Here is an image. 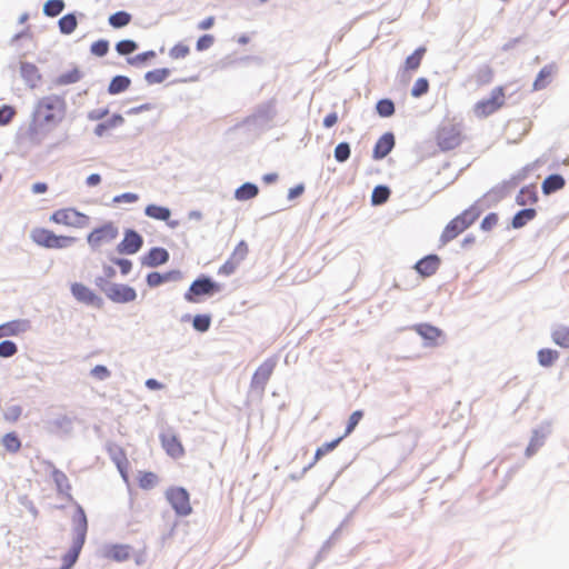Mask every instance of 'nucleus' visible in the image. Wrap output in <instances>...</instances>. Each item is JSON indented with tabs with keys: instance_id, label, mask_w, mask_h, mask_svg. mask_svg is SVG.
Masks as SVG:
<instances>
[{
	"instance_id": "f257e3e1",
	"label": "nucleus",
	"mask_w": 569,
	"mask_h": 569,
	"mask_svg": "<svg viewBox=\"0 0 569 569\" xmlns=\"http://www.w3.org/2000/svg\"><path fill=\"white\" fill-rule=\"evenodd\" d=\"M66 101L62 97L51 94L41 98L34 108L32 122L28 128V136L36 140L47 133V126L56 124L66 113Z\"/></svg>"
},
{
	"instance_id": "f03ea898",
	"label": "nucleus",
	"mask_w": 569,
	"mask_h": 569,
	"mask_svg": "<svg viewBox=\"0 0 569 569\" xmlns=\"http://www.w3.org/2000/svg\"><path fill=\"white\" fill-rule=\"evenodd\" d=\"M72 522L74 527L76 538L73 540L71 549L62 558L61 569H70L76 563L86 541L88 521L87 516L80 506L77 507L72 516Z\"/></svg>"
},
{
	"instance_id": "7ed1b4c3",
	"label": "nucleus",
	"mask_w": 569,
	"mask_h": 569,
	"mask_svg": "<svg viewBox=\"0 0 569 569\" xmlns=\"http://www.w3.org/2000/svg\"><path fill=\"white\" fill-rule=\"evenodd\" d=\"M480 214L481 209L475 203L451 219L440 236L441 244H447L451 240L456 239L460 233L473 224Z\"/></svg>"
},
{
	"instance_id": "20e7f679",
	"label": "nucleus",
	"mask_w": 569,
	"mask_h": 569,
	"mask_svg": "<svg viewBox=\"0 0 569 569\" xmlns=\"http://www.w3.org/2000/svg\"><path fill=\"white\" fill-rule=\"evenodd\" d=\"M436 143L443 152L458 148L463 141L462 126L453 119L443 121L436 130Z\"/></svg>"
},
{
	"instance_id": "39448f33",
	"label": "nucleus",
	"mask_w": 569,
	"mask_h": 569,
	"mask_svg": "<svg viewBox=\"0 0 569 569\" xmlns=\"http://www.w3.org/2000/svg\"><path fill=\"white\" fill-rule=\"evenodd\" d=\"M506 104V92L502 86L493 88L490 96L486 99H481L473 106V113L478 118H487Z\"/></svg>"
},
{
	"instance_id": "423d86ee",
	"label": "nucleus",
	"mask_w": 569,
	"mask_h": 569,
	"mask_svg": "<svg viewBox=\"0 0 569 569\" xmlns=\"http://www.w3.org/2000/svg\"><path fill=\"white\" fill-rule=\"evenodd\" d=\"M30 237L38 246L49 249H63L76 242L74 237L57 236L53 231L46 228H34Z\"/></svg>"
},
{
	"instance_id": "0eeeda50",
	"label": "nucleus",
	"mask_w": 569,
	"mask_h": 569,
	"mask_svg": "<svg viewBox=\"0 0 569 569\" xmlns=\"http://www.w3.org/2000/svg\"><path fill=\"white\" fill-rule=\"evenodd\" d=\"M50 220L57 224H62L66 227L82 229L89 226L90 218L79 212L78 210L73 208H63L56 210L51 217Z\"/></svg>"
},
{
	"instance_id": "6e6552de",
	"label": "nucleus",
	"mask_w": 569,
	"mask_h": 569,
	"mask_svg": "<svg viewBox=\"0 0 569 569\" xmlns=\"http://www.w3.org/2000/svg\"><path fill=\"white\" fill-rule=\"evenodd\" d=\"M166 499L177 515L186 517L192 512L190 495L182 487H170L166 491Z\"/></svg>"
},
{
	"instance_id": "1a4fd4ad",
	"label": "nucleus",
	"mask_w": 569,
	"mask_h": 569,
	"mask_svg": "<svg viewBox=\"0 0 569 569\" xmlns=\"http://www.w3.org/2000/svg\"><path fill=\"white\" fill-rule=\"evenodd\" d=\"M119 234L118 228L113 222H107L93 229L87 237L88 244L92 249H99L101 246L112 242Z\"/></svg>"
},
{
	"instance_id": "9d476101",
	"label": "nucleus",
	"mask_w": 569,
	"mask_h": 569,
	"mask_svg": "<svg viewBox=\"0 0 569 569\" xmlns=\"http://www.w3.org/2000/svg\"><path fill=\"white\" fill-rule=\"evenodd\" d=\"M219 290V284L211 281L209 278H199L191 283L189 290L184 293V299L189 302H196V297L212 295Z\"/></svg>"
},
{
	"instance_id": "9b49d317",
	"label": "nucleus",
	"mask_w": 569,
	"mask_h": 569,
	"mask_svg": "<svg viewBox=\"0 0 569 569\" xmlns=\"http://www.w3.org/2000/svg\"><path fill=\"white\" fill-rule=\"evenodd\" d=\"M161 446L173 459H179L184 455V448L180 439L173 432H163L160 435Z\"/></svg>"
},
{
	"instance_id": "f8f14e48",
	"label": "nucleus",
	"mask_w": 569,
	"mask_h": 569,
	"mask_svg": "<svg viewBox=\"0 0 569 569\" xmlns=\"http://www.w3.org/2000/svg\"><path fill=\"white\" fill-rule=\"evenodd\" d=\"M276 367L273 359L264 360L254 371L251 380V385L254 388L264 389L268 380L270 379Z\"/></svg>"
},
{
	"instance_id": "ddd939ff",
	"label": "nucleus",
	"mask_w": 569,
	"mask_h": 569,
	"mask_svg": "<svg viewBox=\"0 0 569 569\" xmlns=\"http://www.w3.org/2000/svg\"><path fill=\"white\" fill-rule=\"evenodd\" d=\"M107 297L113 302L124 303L133 301L137 298V292L127 284H113L108 289Z\"/></svg>"
},
{
	"instance_id": "4468645a",
	"label": "nucleus",
	"mask_w": 569,
	"mask_h": 569,
	"mask_svg": "<svg viewBox=\"0 0 569 569\" xmlns=\"http://www.w3.org/2000/svg\"><path fill=\"white\" fill-rule=\"evenodd\" d=\"M71 292L79 302L97 307L101 306V299L89 287L80 282L71 284Z\"/></svg>"
},
{
	"instance_id": "2eb2a0df",
	"label": "nucleus",
	"mask_w": 569,
	"mask_h": 569,
	"mask_svg": "<svg viewBox=\"0 0 569 569\" xmlns=\"http://www.w3.org/2000/svg\"><path fill=\"white\" fill-rule=\"evenodd\" d=\"M441 260L437 254H428L418 260L413 269L422 277L428 278L438 271Z\"/></svg>"
},
{
	"instance_id": "dca6fc26",
	"label": "nucleus",
	"mask_w": 569,
	"mask_h": 569,
	"mask_svg": "<svg viewBox=\"0 0 569 569\" xmlns=\"http://www.w3.org/2000/svg\"><path fill=\"white\" fill-rule=\"evenodd\" d=\"M142 243V237L138 232L127 230L122 241L118 244V251L120 253L132 254L140 250Z\"/></svg>"
},
{
	"instance_id": "f3484780",
	"label": "nucleus",
	"mask_w": 569,
	"mask_h": 569,
	"mask_svg": "<svg viewBox=\"0 0 569 569\" xmlns=\"http://www.w3.org/2000/svg\"><path fill=\"white\" fill-rule=\"evenodd\" d=\"M395 147V137L391 132H387L382 134L375 144L373 148V158L382 159L385 158Z\"/></svg>"
},
{
	"instance_id": "a211bd4d",
	"label": "nucleus",
	"mask_w": 569,
	"mask_h": 569,
	"mask_svg": "<svg viewBox=\"0 0 569 569\" xmlns=\"http://www.w3.org/2000/svg\"><path fill=\"white\" fill-rule=\"evenodd\" d=\"M131 555V547L129 545H110L108 546L104 551L103 556L107 559L121 562L126 561L130 558Z\"/></svg>"
},
{
	"instance_id": "6ab92c4d",
	"label": "nucleus",
	"mask_w": 569,
	"mask_h": 569,
	"mask_svg": "<svg viewBox=\"0 0 569 569\" xmlns=\"http://www.w3.org/2000/svg\"><path fill=\"white\" fill-rule=\"evenodd\" d=\"M182 278V273L179 270H171L166 273L150 272L147 276V283L150 287H157L168 281H178Z\"/></svg>"
},
{
	"instance_id": "aec40b11",
	"label": "nucleus",
	"mask_w": 569,
	"mask_h": 569,
	"mask_svg": "<svg viewBox=\"0 0 569 569\" xmlns=\"http://www.w3.org/2000/svg\"><path fill=\"white\" fill-rule=\"evenodd\" d=\"M21 77L29 83L30 87H36L41 79V74L36 64L31 62H22L20 64Z\"/></svg>"
},
{
	"instance_id": "412c9836",
	"label": "nucleus",
	"mask_w": 569,
	"mask_h": 569,
	"mask_svg": "<svg viewBox=\"0 0 569 569\" xmlns=\"http://www.w3.org/2000/svg\"><path fill=\"white\" fill-rule=\"evenodd\" d=\"M169 253L163 248H152L144 257L143 263L148 267H157L168 261Z\"/></svg>"
},
{
	"instance_id": "4be33fe9",
	"label": "nucleus",
	"mask_w": 569,
	"mask_h": 569,
	"mask_svg": "<svg viewBox=\"0 0 569 569\" xmlns=\"http://www.w3.org/2000/svg\"><path fill=\"white\" fill-rule=\"evenodd\" d=\"M565 184L566 181L562 176L551 174L543 180L541 189L545 194H550L561 190Z\"/></svg>"
},
{
	"instance_id": "5701e85b",
	"label": "nucleus",
	"mask_w": 569,
	"mask_h": 569,
	"mask_svg": "<svg viewBox=\"0 0 569 569\" xmlns=\"http://www.w3.org/2000/svg\"><path fill=\"white\" fill-rule=\"evenodd\" d=\"M415 331L423 339L436 342L441 337V330L429 323H420L413 327Z\"/></svg>"
},
{
	"instance_id": "b1692460",
	"label": "nucleus",
	"mask_w": 569,
	"mask_h": 569,
	"mask_svg": "<svg viewBox=\"0 0 569 569\" xmlns=\"http://www.w3.org/2000/svg\"><path fill=\"white\" fill-rule=\"evenodd\" d=\"M538 201L536 187L530 184L523 187L516 197V202L519 206L533 204Z\"/></svg>"
},
{
	"instance_id": "393cba45",
	"label": "nucleus",
	"mask_w": 569,
	"mask_h": 569,
	"mask_svg": "<svg viewBox=\"0 0 569 569\" xmlns=\"http://www.w3.org/2000/svg\"><path fill=\"white\" fill-rule=\"evenodd\" d=\"M426 52H427L426 47L417 48L409 57H407V59L405 61V66H403L405 70L406 71L417 70L420 67Z\"/></svg>"
},
{
	"instance_id": "a878e982",
	"label": "nucleus",
	"mask_w": 569,
	"mask_h": 569,
	"mask_svg": "<svg viewBox=\"0 0 569 569\" xmlns=\"http://www.w3.org/2000/svg\"><path fill=\"white\" fill-rule=\"evenodd\" d=\"M82 72L79 68L74 67L71 70L61 73L54 79L56 86H68L80 81Z\"/></svg>"
},
{
	"instance_id": "bb28decb",
	"label": "nucleus",
	"mask_w": 569,
	"mask_h": 569,
	"mask_svg": "<svg viewBox=\"0 0 569 569\" xmlns=\"http://www.w3.org/2000/svg\"><path fill=\"white\" fill-rule=\"evenodd\" d=\"M537 216V211L532 208L520 210L512 218L511 224L515 229L522 228L529 221L533 220Z\"/></svg>"
},
{
	"instance_id": "cd10ccee",
	"label": "nucleus",
	"mask_w": 569,
	"mask_h": 569,
	"mask_svg": "<svg viewBox=\"0 0 569 569\" xmlns=\"http://www.w3.org/2000/svg\"><path fill=\"white\" fill-rule=\"evenodd\" d=\"M552 341L561 348L569 349V327L558 326L551 332Z\"/></svg>"
},
{
	"instance_id": "c85d7f7f",
	"label": "nucleus",
	"mask_w": 569,
	"mask_h": 569,
	"mask_svg": "<svg viewBox=\"0 0 569 569\" xmlns=\"http://www.w3.org/2000/svg\"><path fill=\"white\" fill-rule=\"evenodd\" d=\"M137 480L139 487L143 490H150L159 483V477L151 471H140Z\"/></svg>"
},
{
	"instance_id": "c756f323",
	"label": "nucleus",
	"mask_w": 569,
	"mask_h": 569,
	"mask_svg": "<svg viewBox=\"0 0 569 569\" xmlns=\"http://www.w3.org/2000/svg\"><path fill=\"white\" fill-rule=\"evenodd\" d=\"M124 122V119L121 114H113L110 119L107 121L99 123L94 133L99 137L103 136L108 130L117 128L122 126Z\"/></svg>"
},
{
	"instance_id": "7c9ffc66",
	"label": "nucleus",
	"mask_w": 569,
	"mask_h": 569,
	"mask_svg": "<svg viewBox=\"0 0 569 569\" xmlns=\"http://www.w3.org/2000/svg\"><path fill=\"white\" fill-rule=\"evenodd\" d=\"M144 213L149 218L161 221H167L171 216L170 209L157 204L147 206L144 209Z\"/></svg>"
},
{
	"instance_id": "2f4dec72",
	"label": "nucleus",
	"mask_w": 569,
	"mask_h": 569,
	"mask_svg": "<svg viewBox=\"0 0 569 569\" xmlns=\"http://www.w3.org/2000/svg\"><path fill=\"white\" fill-rule=\"evenodd\" d=\"M258 192H259V189L256 184L247 182V183H243L241 187H239L236 190L234 197L237 200L246 201V200L253 199L254 197H257Z\"/></svg>"
},
{
	"instance_id": "473e14b6",
	"label": "nucleus",
	"mask_w": 569,
	"mask_h": 569,
	"mask_svg": "<svg viewBox=\"0 0 569 569\" xmlns=\"http://www.w3.org/2000/svg\"><path fill=\"white\" fill-rule=\"evenodd\" d=\"M538 362L542 367H551L558 359L559 352L553 349H540L537 353Z\"/></svg>"
},
{
	"instance_id": "72a5a7b5",
	"label": "nucleus",
	"mask_w": 569,
	"mask_h": 569,
	"mask_svg": "<svg viewBox=\"0 0 569 569\" xmlns=\"http://www.w3.org/2000/svg\"><path fill=\"white\" fill-rule=\"evenodd\" d=\"M130 79L126 76H117L109 83L108 91L111 94H117L126 91L130 87Z\"/></svg>"
},
{
	"instance_id": "f704fd0d",
	"label": "nucleus",
	"mask_w": 569,
	"mask_h": 569,
	"mask_svg": "<svg viewBox=\"0 0 569 569\" xmlns=\"http://www.w3.org/2000/svg\"><path fill=\"white\" fill-rule=\"evenodd\" d=\"M1 442L4 449L10 453H17L21 449V441L16 432L6 433Z\"/></svg>"
},
{
	"instance_id": "c9c22d12",
	"label": "nucleus",
	"mask_w": 569,
	"mask_h": 569,
	"mask_svg": "<svg viewBox=\"0 0 569 569\" xmlns=\"http://www.w3.org/2000/svg\"><path fill=\"white\" fill-rule=\"evenodd\" d=\"M170 76V70L167 68L154 69L148 71L144 76L146 81L149 84H156L163 82Z\"/></svg>"
},
{
	"instance_id": "e433bc0d",
	"label": "nucleus",
	"mask_w": 569,
	"mask_h": 569,
	"mask_svg": "<svg viewBox=\"0 0 569 569\" xmlns=\"http://www.w3.org/2000/svg\"><path fill=\"white\" fill-rule=\"evenodd\" d=\"M77 24V18L72 13L66 14L59 20L60 31L64 34L72 33L76 30Z\"/></svg>"
},
{
	"instance_id": "4c0bfd02",
	"label": "nucleus",
	"mask_w": 569,
	"mask_h": 569,
	"mask_svg": "<svg viewBox=\"0 0 569 569\" xmlns=\"http://www.w3.org/2000/svg\"><path fill=\"white\" fill-rule=\"evenodd\" d=\"M64 9L63 0H48L43 6V13L48 17H57Z\"/></svg>"
},
{
	"instance_id": "58836bf2",
	"label": "nucleus",
	"mask_w": 569,
	"mask_h": 569,
	"mask_svg": "<svg viewBox=\"0 0 569 569\" xmlns=\"http://www.w3.org/2000/svg\"><path fill=\"white\" fill-rule=\"evenodd\" d=\"M131 21V16L126 11H118L109 17V23L113 28H122Z\"/></svg>"
},
{
	"instance_id": "ea45409f",
	"label": "nucleus",
	"mask_w": 569,
	"mask_h": 569,
	"mask_svg": "<svg viewBox=\"0 0 569 569\" xmlns=\"http://www.w3.org/2000/svg\"><path fill=\"white\" fill-rule=\"evenodd\" d=\"M390 196V190L385 186H377L371 194V202L373 204H382L385 203Z\"/></svg>"
},
{
	"instance_id": "a19ab883",
	"label": "nucleus",
	"mask_w": 569,
	"mask_h": 569,
	"mask_svg": "<svg viewBox=\"0 0 569 569\" xmlns=\"http://www.w3.org/2000/svg\"><path fill=\"white\" fill-rule=\"evenodd\" d=\"M552 71H553L552 67H550V66L543 67L540 70V72L538 73V77H537V79L533 82V89L535 90H540V89L545 88V86L547 84V80L552 74Z\"/></svg>"
},
{
	"instance_id": "79ce46f5",
	"label": "nucleus",
	"mask_w": 569,
	"mask_h": 569,
	"mask_svg": "<svg viewBox=\"0 0 569 569\" xmlns=\"http://www.w3.org/2000/svg\"><path fill=\"white\" fill-rule=\"evenodd\" d=\"M342 439H343V437H339V438H337L330 442H326L321 447H319L315 453V462L320 460L328 452H331L332 450H335Z\"/></svg>"
},
{
	"instance_id": "37998d69",
	"label": "nucleus",
	"mask_w": 569,
	"mask_h": 569,
	"mask_svg": "<svg viewBox=\"0 0 569 569\" xmlns=\"http://www.w3.org/2000/svg\"><path fill=\"white\" fill-rule=\"evenodd\" d=\"M377 112L381 117H391L395 113V104L390 99H382L377 102Z\"/></svg>"
},
{
	"instance_id": "c03bdc74",
	"label": "nucleus",
	"mask_w": 569,
	"mask_h": 569,
	"mask_svg": "<svg viewBox=\"0 0 569 569\" xmlns=\"http://www.w3.org/2000/svg\"><path fill=\"white\" fill-rule=\"evenodd\" d=\"M22 331L21 323L19 321H11L0 326V338L6 336H16Z\"/></svg>"
},
{
	"instance_id": "a18cd8bd",
	"label": "nucleus",
	"mask_w": 569,
	"mask_h": 569,
	"mask_svg": "<svg viewBox=\"0 0 569 569\" xmlns=\"http://www.w3.org/2000/svg\"><path fill=\"white\" fill-rule=\"evenodd\" d=\"M190 53V48L182 43V42H179L177 44H174L170 50H169V57L173 60H179V59H183L186 58L188 54Z\"/></svg>"
},
{
	"instance_id": "49530a36",
	"label": "nucleus",
	"mask_w": 569,
	"mask_h": 569,
	"mask_svg": "<svg viewBox=\"0 0 569 569\" xmlns=\"http://www.w3.org/2000/svg\"><path fill=\"white\" fill-rule=\"evenodd\" d=\"M429 90V82L426 78H419L416 80L412 89H411V96L415 98H419L423 94H426Z\"/></svg>"
},
{
	"instance_id": "de8ad7c7",
	"label": "nucleus",
	"mask_w": 569,
	"mask_h": 569,
	"mask_svg": "<svg viewBox=\"0 0 569 569\" xmlns=\"http://www.w3.org/2000/svg\"><path fill=\"white\" fill-rule=\"evenodd\" d=\"M362 417H363V411H361V410L353 411L351 413V416L349 417V420H348V423H347V428H346V432H345V435L342 437H346V436L350 435L356 429V427L358 426V423L360 422Z\"/></svg>"
},
{
	"instance_id": "09e8293b",
	"label": "nucleus",
	"mask_w": 569,
	"mask_h": 569,
	"mask_svg": "<svg viewBox=\"0 0 569 569\" xmlns=\"http://www.w3.org/2000/svg\"><path fill=\"white\" fill-rule=\"evenodd\" d=\"M210 317L207 315H198L193 318V328L200 332H204L210 327Z\"/></svg>"
},
{
	"instance_id": "8fccbe9b",
	"label": "nucleus",
	"mask_w": 569,
	"mask_h": 569,
	"mask_svg": "<svg viewBox=\"0 0 569 569\" xmlns=\"http://www.w3.org/2000/svg\"><path fill=\"white\" fill-rule=\"evenodd\" d=\"M21 415H22V408L18 405L8 407L3 412L4 419L9 422L18 421L19 418L21 417Z\"/></svg>"
},
{
	"instance_id": "3c124183",
	"label": "nucleus",
	"mask_w": 569,
	"mask_h": 569,
	"mask_svg": "<svg viewBox=\"0 0 569 569\" xmlns=\"http://www.w3.org/2000/svg\"><path fill=\"white\" fill-rule=\"evenodd\" d=\"M138 48L137 43L132 40H121L117 43L116 49L120 54H130Z\"/></svg>"
},
{
	"instance_id": "603ef678",
	"label": "nucleus",
	"mask_w": 569,
	"mask_h": 569,
	"mask_svg": "<svg viewBox=\"0 0 569 569\" xmlns=\"http://www.w3.org/2000/svg\"><path fill=\"white\" fill-rule=\"evenodd\" d=\"M350 157V147L347 142L339 143L335 149V158L339 162L346 161Z\"/></svg>"
},
{
	"instance_id": "864d4df0",
	"label": "nucleus",
	"mask_w": 569,
	"mask_h": 569,
	"mask_svg": "<svg viewBox=\"0 0 569 569\" xmlns=\"http://www.w3.org/2000/svg\"><path fill=\"white\" fill-rule=\"evenodd\" d=\"M239 262L238 260H234V258H229L220 268L218 273L222 276H230L232 274L236 269L238 268Z\"/></svg>"
},
{
	"instance_id": "5fc2aeb1",
	"label": "nucleus",
	"mask_w": 569,
	"mask_h": 569,
	"mask_svg": "<svg viewBox=\"0 0 569 569\" xmlns=\"http://www.w3.org/2000/svg\"><path fill=\"white\" fill-rule=\"evenodd\" d=\"M17 350L18 348L16 343L10 340L0 342V357H12L17 352Z\"/></svg>"
},
{
	"instance_id": "6e6d98bb",
	"label": "nucleus",
	"mask_w": 569,
	"mask_h": 569,
	"mask_svg": "<svg viewBox=\"0 0 569 569\" xmlns=\"http://www.w3.org/2000/svg\"><path fill=\"white\" fill-rule=\"evenodd\" d=\"M109 50V42L107 40H98L91 44V52L97 57H103Z\"/></svg>"
},
{
	"instance_id": "4d7b16f0",
	"label": "nucleus",
	"mask_w": 569,
	"mask_h": 569,
	"mask_svg": "<svg viewBox=\"0 0 569 569\" xmlns=\"http://www.w3.org/2000/svg\"><path fill=\"white\" fill-rule=\"evenodd\" d=\"M498 221H499L498 214L495 212H491L483 218L480 227L483 231H490L498 224Z\"/></svg>"
},
{
	"instance_id": "13d9d810",
	"label": "nucleus",
	"mask_w": 569,
	"mask_h": 569,
	"mask_svg": "<svg viewBox=\"0 0 569 569\" xmlns=\"http://www.w3.org/2000/svg\"><path fill=\"white\" fill-rule=\"evenodd\" d=\"M16 111L10 106H2L0 108V124L4 126L8 124L12 118L14 117Z\"/></svg>"
},
{
	"instance_id": "bf43d9fd",
	"label": "nucleus",
	"mask_w": 569,
	"mask_h": 569,
	"mask_svg": "<svg viewBox=\"0 0 569 569\" xmlns=\"http://www.w3.org/2000/svg\"><path fill=\"white\" fill-rule=\"evenodd\" d=\"M214 42V37L212 34H203L197 41V50L204 51L209 49Z\"/></svg>"
},
{
	"instance_id": "052dcab7",
	"label": "nucleus",
	"mask_w": 569,
	"mask_h": 569,
	"mask_svg": "<svg viewBox=\"0 0 569 569\" xmlns=\"http://www.w3.org/2000/svg\"><path fill=\"white\" fill-rule=\"evenodd\" d=\"M154 57H156V52L150 50V51L139 53L136 57L129 59V62L131 64L142 63V62L153 59Z\"/></svg>"
},
{
	"instance_id": "680f3d73",
	"label": "nucleus",
	"mask_w": 569,
	"mask_h": 569,
	"mask_svg": "<svg viewBox=\"0 0 569 569\" xmlns=\"http://www.w3.org/2000/svg\"><path fill=\"white\" fill-rule=\"evenodd\" d=\"M247 253H248V247L246 243L241 242L237 246V248L232 252L231 258H234V260H238V262L240 263V261H242L244 259Z\"/></svg>"
},
{
	"instance_id": "e2e57ef3",
	"label": "nucleus",
	"mask_w": 569,
	"mask_h": 569,
	"mask_svg": "<svg viewBox=\"0 0 569 569\" xmlns=\"http://www.w3.org/2000/svg\"><path fill=\"white\" fill-rule=\"evenodd\" d=\"M138 199H139L138 194L131 193V192H126V193L114 197L113 201L117 203H120V202L132 203V202L138 201Z\"/></svg>"
},
{
	"instance_id": "0e129e2a",
	"label": "nucleus",
	"mask_w": 569,
	"mask_h": 569,
	"mask_svg": "<svg viewBox=\"0 0 569 569\" xmlns=\"http://www.w3.org/2000/svg\"><path fill=\"white\" fill-rule=\"evenodd\" d=\"M91 373L93 377H96L97 379H100V380H103L110 376V371L104 366H100V365L96 366L91 370Z\"/></svg>"
},
{
	"instance_id": "69168bd1",
	"label": "nucleus",
	"mask_w": 569,
	"mask_h": 569,
	"mask_svg": "<svg viewBox=\"0 0 569 569\" xmlns=\"http://www.w3.org/2000/svg\"><path fill=\"white\" fill-rule=\"evenodd\" d=\"M53 478H54V481L57 482L58 487L61 489L64 485L67 487L68 486V478L67 476L62 472V471H59V470H54L53 471Z\"/></svg>"
},
{
	"instance_id": "338daca9",
	"label": "nucleus",
	"mask_w": 569,
	"mask_h": 569,
	"mask_svg": "<svg viewBox=\"0 0 569 569\" xmlns=\"http://www.w3.org/2000/svg\"><path fill=\"white\" fill-rule=\"evenodd\" d=\"M116 263L119 266L122 274L129 273L132 268L131 261H129L127 259H119L116 261Z\"/></svg>"
},
{
	"instance_id": "774afa93",
	"label": "nucleus",
	"mask_w": 569,
	"mask_h": 569,
	"mask_svg": "<svg viewBox=\"0 0 569 569\" xmlns=\"http://www.w3.org/2000/svg\"><path fill=\"white\" fill-rule=\"evenodd\" d=\"M338 122V114L336 112H331L327 114L323 119V126L326 128H331Z\"/></svg>"
}]
</instances>
